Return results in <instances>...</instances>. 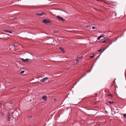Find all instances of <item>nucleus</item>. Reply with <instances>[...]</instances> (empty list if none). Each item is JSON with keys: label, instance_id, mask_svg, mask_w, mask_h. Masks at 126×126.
<instances>
[{"label": "nucleus", "instance_id": "1", "mask_svg": "<svg viewBox=\"0 0 126 126\" xmlns=\"http://www.w3.org/2000/svg\"><path fill=\"white\" fill-rule=\"evenodd\" d=\"M56 18L58 19L59 20H61L62 21H64V20L63 19L62 17H61L60 16H56Z\"/></svg>", "mask_w": 126, "mask_h": 126}, {"label": "nucleus", "instance_id": "2", "mask_svg": "<svg viewBox=\"0 0 126 126\" xmlns=\"http://www.w3.org/2000/svg\"><path fill=\"white\" fill-rule=\"evenodd\" d=\"M48 79V78H43L42 79L40 80V81L42 82H44L46 81Z\"/></svg>", "mask_w": 126, "mask_h": 126}, {"label": "nucleus", "instance_id": "3", "mask_svg": "<svg viewBox=\"0 0 126 126\" xmlns=\"http://www.w3.org/2000/svg\"><path fill=\"white\" fill-rule=\"evenodd\" d=\"M43 23L46 24L49 23L50 22L49 20L45 19L43 20Z\"/></svg>", "mask_w": 126, "mask_h": 126}, {"label": "nucleus", "instance_id": "4", "mask_svg": "<svg viewBox=\"0 0 126 126\" xmlns=\"http://www.w3.org/2000/svg\"><path fill=\"white\" fill-rule=\"evenodd\" d=\"M12 113L13 114V117H16V116H17V115H15V114H16L17 115H18V113L17 112H12Z\"/></svg>", "mask_w": 126, "mask_h": 126}, {"label": "nucleus", "instance_id": "5", "mask_svg": "<svg viewBox=\"0 0 126 126\" xmlns=\"http://www.w3.org/2000/svg\"><path fill=\"white\" fill-rule=\"evenodd\" d=\"M45 14V13L44 12H42L41 13H37L36 14L37 15H38L39 16H42L43 15H44Z\"/></svg>", "mask_w": 126, "mask_h": 126}, {"label": "nucleus", "instance_id": "6", "mask_svg": "<svg viewBox=\"0 0 126 126\" xmlns=\"http://www.w3.org/2000/svg\"><path fill=\"white\" fill-rule=\"evenodd\" d=\"M47 97L46 96H44L42 97V99L44 100H47Z\"/></svg>", "mask_w": 126, "mask_h": 126}, {"label": "nucleus", "instance_id": "7", "mask_svg": "<svg viewBox=\"0 0 126 126\" xmlns=\"http://www.w3.org/2000/svg\"><path fill=\"white\" fill-rule=\"evenodd\" d=\"M7 117L8 118L7 120L8 121H9L10 120V119L11 118V116L10 115L8 114L7 115Z\"/></svg>", "mask_w": 126, "mask_h": 126}, {"label": "nucleus", "instance_id": "8", "mask_svg": "<svg viewBox=\"0 0 126 126\" xmlns=\"http://www.w3.org/2000/svg\"><path fill=\"white\" fill-rule=\"evenodd\" d=\"M21 60L24 62H25V61H26L27 62H28V59H23L22 58Z\"/></svg>", "mask_w": 126, "mask_h": 126}, {"label": "nucleus", "instance_id": "9", "mask_svg": "<svg viewBox=\"0 0 126 126\" xmlns=\"http://www.w3.org/2000/svg\"><path fill=\"white\" fill-rule=\"evenodd\" d=\"M16 45L15 44L12 45L10 46H11V47L13 48V47H16Z\"/></svg>", "mask_w": 126, "mask_h": 126}, {"label": "nucleus", "instance_id": "10", "mask_svg": "<svg viewBox=\"0 0 126 126\" xmlns=\"http://www.w3.org/2000/svg\"><path fill=\"white\" fill-rule=\"evenodd\" d=\"M60 49L62 51V52H64V50H63V48H62V47H60Z\"/></svg>", "mask_w": 126, "mask_h": 126}, {"label": "nucleus", "instance_id": "11", "mask_svg": "<svg viewBox=\"0 0 126 126\" xmlns=\"http://www.w3.org/2000/svg\"><path fill=\"white\" fill-rule=\"evenodd\" d=\"M13 104V103L12 102H10L8 103V105L10 106H11V105H12Z\"/></svg>", "mask_w": 126, "mask_h": 126}, {"label": "nucleus", "instance_id": "12", "mask_svg": "<svg viewBox=\"0 0 126 126\" xmlns=\"http://www.w3.org/2000/svg\"><path fill=\"white\" fill-rule=\"evenodd\" d=\"M104 50V49H101L98 50V52H100L101 51H102V52H103Z\"/></svg>", "mask_w": 126, "mask_h": 126}, {"label": "nucleus", "instance_id": "13", "mask_svg": "<svg viewBox=\"0 0 126 126\" xmlns=\"http://www.w3.org/2000/svg\"><path fill=\"white\" fill-rule=\"evenodd\" d=\"M108 96H110L111 97H112L113 96L111 94H108Z\"/></svg>", "mask_w": 126, "mask_h": 126}, {"label": "nucleus", "instance_id": "14", "mask_svg": "<svg viewBox=\"0 0 126 126\" xmlns=\"http://www.w3.org/2000/svg\"><path fill=\"white\" fill-rule=\"evenodd\" d=\"M100 37L101 38H102L103 37H104L105 36V35L104 34H102V35H100Z\"/></svg>", "mask_w": 126, "mask_h": 126}, {"label": "nucleus", "instance_id": "15", "mask_svg": "<svg viewBox=\"0 0 126 126\" xmlns=\"http://www.w3.org/2000/svg\"><path fill=\"white\" fill-rule=\"evenodd\" d=\"M109 102L110 104H112V103H113V102H112L110 101H109Z\"/></svg>", "mask_w": 126, "mask_h": 126}, {"label": "nucleus", "instance_id": "16", "mask_svg": "<svg viewBox=\"0 0 126 126\" xmlns=\"http://www.w3.org/2000/svg\"><path fill=\"white\" fill-rule=\"evenodd\" d=\"M25 71H21V72H20V73L21 74H23V73H24V72Z\"/></svg>", "mask_w": 126, "mask_h": 126}, {"label": "nucleus", "instance_id": "17", "mask_svg": "<svg viewBox=\"0 0 126 126\" xmlns=\"http://www.w3.org/2000/svg\"><path fill=\"white\" fill-rule=\"evenodd\" d=\"M124 117L126 118V114H124L123 115Z\"/></svg>", "mask_w": 126, "mask_h": 126}, {"label": "nucleus", "instance_id": "18", "mask_svg": "<svg viewBox=\"0 0 126 126\" xmlns=\"http://www.w3.org/2000/svg\"><path fill=\"white\" fill-rule=\"evenodd\" d=\"M101 38L100 37V36L98 37V38H97V40H99L100 38Z\"/></svg>", "mask_w": 126, "mask_h": 126}, {"label": "nucleus", "instance_id": "19", "mask_svg": "<svg viewBox=\"0 0 126 126\" xmlns=\"http://www.w3.org/2000/svg\"><path fill=\"white\" fill-rule=\"evenodd\" d=\"M106 40H104L102 42L103 43H105L106 42Z\"/></svg>", "mask_w": 126, "mask_h": 126}, {"label": "nucleus", "instance_id": "20", "mask_svg": "<svg viewBox=\"0 0 126 126\" xmlns=\"http://www.w3.org/2000/svg\"><path fill=\"white\" fill-rule=\"evenodd\" d=\"M86 27H87V28H88V29H89L90 28V27L89 26H87Z\"/></svg>", "mask_w": 126, "mask_h": 126}, {"label": "nucleus", "instance_id": "21", "mask_svg": "<svg viewBox=\"0 0 126 126\" xmlns=\"http://www.w3.org/2000/svg\"><path fill=\"white\" fill-rule=\"evenodd\" d=\"M28 62L31 61H32V60L30 59H28Z\"/></svg>", "mask_w": 126, "mask_h": 126}, {"label": "nucleus", "instance_id": "22", "mask_svg": "<svg viewBox=\"0 0 126 126\" xmlns=\"http://www.w3.org/2000/svg\"><path fill=\"white\" fill-rule=\"evenodd\" d=\"M92 28L93 29H94L96 28V27H95L93 26L92 27Z\"/></svg>", "mask_w": 126, "mask_h": 126}, {"label": "nucleus", "instance_id": "23", "mask_svg": "<svg viewBox=\"0 0 126 126\" xmlns=\"http://www.w3.org/2000/svg\"><path fill=\"white\" fill-rule=\"evenodd\" d=\"M94 56V55H93V56H91L90 57L91 58H93V57Z\"/></svg>", "mask_w": 126, "mask_h": 126}, {"label": "nucleus", "instance_id": "24", "mask_svg": "<svg viewBox=\"0 0 126 126\" xmlns=\"http://www.w3.org/2000/svg\"><path fill=\"white\" fill-rule=\"evenodd\" d=\"M82 57V56H81V57H78V59H81Z\"/></svg>", "mask_w": 126, "mask_h": 126}, {"label": "nucleus", "instance_id": "25", "mask_svg": "<svg viewBox=\"0 0 126 126\" xmlns=\"http://www.w3.org/2000/svg\"><path fill=\"white\" fill-rule=\"evenodd\" d=\"M8 32H9L10 33H12V32L11 31H8Z\"/></svg>", "mask_w": 126, "mask_h": 126}, {"label": "nucleus", "instance_id": "26", "mask_svg": "<svg viewBox=\"0 0 126 126\" xmlns=\"http://www.w3.org/2000/svg\"><path fill=\"white\" fill-rule=\"evenodd\" d=\"M79 59H78L76 60V62H78L79 60Z\"/></svg>", "mask_w": 126, "mask_h": 126}, {"label": "nucleus", "instance_id": "27", "mask_svg": "<svg viewBox=\"0 0 126 126\" xmlns=\"http://www.w3.org/2000/svg\"><path fill=\"white\" fill-rule=\"evenodd\" d=\"M4 31L6 32H8V31L7 30H5Z\"/></svg>", "mask_w": 126, "mask_h": 126}, {"label": "nucleus", "instance_id": "28", "mask_svg": "<svg viewBox=\"0 0 126 126\" xmlns=\"http://www.w3.org/2000/svg\"><path fill=\"white\" fill-rule=\"evenodd\" d=\"M31 116H29V117H28V118H31Z\"/></svg>", "mask_w": 126, "mask_h": 126}, {"label": "nucleus", "instance_id": "29", "mask_svg": "<svg viewBox=\"0 0 126 126\" xmlns=\"http://www.w3.org/2000/svg\"><path fill=\"white\" fill-rule=\"evenodd\" d=\"M97 95V94L96 93L95 94V95Z\"/></svg>", "mask_w": 126, "mask_h": 126}, {"label": "nucleus", "instance_id": "30", "mask_svg": "<svg viewBox=\"0 0 126 126\" xmlns=\"http://www.w3.org/2000/svg\"><path fill=\"white\" fill-rule=\"evenodd\" d=\"M1 104V103H0V104Z\"/></svg>", "mask_w": 126, "mask_h": 126}]
</instances>
